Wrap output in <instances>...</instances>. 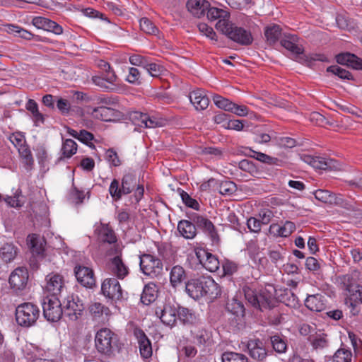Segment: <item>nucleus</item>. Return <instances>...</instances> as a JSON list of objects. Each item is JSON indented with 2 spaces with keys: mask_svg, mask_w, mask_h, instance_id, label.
Masks as SVG:
<instances>
[{
  "mask_svg": "<svg viewBox=\"0 0 362 362\" xmlns=\"http://www.w3.org/2000/svg\"><path fill=\"white\" fill-rule=\"evenodd\" d=\"M133 192V197L136 203H139L144 197V188L133 173H127L123 175L121 186L118 180L113 179L109 187V193L116 202L120 200L122 196Z\"/></svg>",
  "mask_w": 362,
  "mask_h": 362,
  "instance_id": "1",
  "label": "nucleus"
},
{
  "mask_svg": "<svg viewBox=\"0 0 362 362\" xmlns=\"http://www.w3.org/2000/svg\"><path fill=\"white\" fill-rule=\"evenodd\" d=\"M244 293L248 303L261 311L273 309L279 304L275 297L276 288L272 284H267L259 292L246 288Z\"/></svg>",
  "mask_w": 362,
  "mask_h": 362,
  "instance_id": "2",
  "label": "nucleus"
},
{
  "mask_svg": "<svg viewBox=\"0 0 362 362\" xmlns=\"http://www.w3.org/2000/svg\"><path fill=\"white\" fill-rule=\"evenodd\" d=\"M95 346L100 354L110 358L115 356V352H119L124 344L116 333L109 328L104 327L96 332Z\"/></svg>",
  "mask_w": 362,
  "mask_h": 362,
  "instance_id": "3",
  "label": "nucleus"
},
{
  "mask_svg": "<svg viewBox=\"0 0 362 362\" xmlns=\"http://www.w3.org/2000/svg\"><path fill=\"white\" fill-rule=\"evenodd\" d=\"M40 315L39 307L30 302L18 305L16 308V320L18 325L29 328L36 325Z\"/></svg>",
  "mask_w": 362,
  "mask_h": 362,
  "instance_id": "4",
  "label": "nucleus"
},
{
  "mask_svg": "<svg viewBox=\"0 0 362 362\" xmlns=\"http://www.w3.org/2000/svg\"><path fill=\"white\" fill-rule=\"evenodd\" d=\"M140 269L142 273L151 279L159 278L163 274V264L162 260L148 253L141 254L139 256Z\"/></svg>",
  "mask_w": 362,
  "mask_h": 362,
  "instance_id": "5",
  "label": "nucleus"
},
{
  "mask_svg": "<svg viewBox=\"0 0 362 362\" xmlns=\"http://www.w3.org/2000/svg\"><path fill=\"white\" fill-rule=\"evenodd\" d=\"M100 66L103 67L106 73L103 76H93L92 81L93 83L104 90L118 92L120 90L119 85L117 83L118 78L115 71L111 69L110 65L102 61Z\"/></svg>",
  "mask_w": 362,
  "mask_h": 362,
  "instance_id": "6",
  "label": "nucleus"
},
{
  "mask_svg": "<svg viewBox=\"0 0 362 362\" xmlns=\"http://www.w3.org/2000/svg\"><path fill=\"white\" fill-rule=\"evenodd\" d=\"M122 250L118 245H115L108 251L107 255H115L110 260V269L111 273L117 279H124L129 274V269L122 258Z\"/></svg>",
  "mask_w": 362,
  "mask_h": 362,
  "instance_id": "7",
  "label": "nucleus"
},
{
  "mask_svg": "<svg viewBox=\"0 0 362 362\" xmlns=\"http://www.w3.org/2000/svg\"><path fill=\"white\" fill-rule=\"evenodd\" d=\"M42 305L43 315L47 321L57 322L63 315L62 304L55 296L44 297Z\"/></svg>",
  "mask_w": 362,
  "mask_h": 362,
  "instance_id": "8",
  "label": "nucleus"
},
{
  "mask_svg": "<svg viewBox=\"0 0 362 362\" xmlns=\"http://www.w3.org/2000/svg\"><path fill=\"white\" fill-rule=\"evenodd\" d=\"M28 278V271L25 267H17L9 276L10 289L16 295H22L27 288Z\"/></svg>",
  "mask_w": 362,
  "mask_h": 362,
  "instance_id": "9",
  "label": "nucleus"
},
{
  "mask_svg": "<svg viewBox=\"0 0 362 362\" xmlns=\"http://www.w3.org/2000/svg\"><path fill=\"white\" fill-rule=\"evenodd\" d=\"M221 32L226 35L231 40L242 45H250L253 42V37L250 31L245 30L243 28L234 25L229 22L228 26Z\"/></svg>",
  "mask_w": 362,
  "mask_h": 362,
  "instance_id": "10",
  "label": "nucleus"
},
{
  "mask_svg": "<svg viewBox=\"0 0 362 362\" xmlns=\"http://www.w3.org/2000/svg\"><path fill=\"white\" fill-rule=\"evenodd\" d=\"M84 305L78 296H67L62 304L63 315L70 320L76 321L83 313Z\"/></svg>",
  "mask_w": 362,
  "mask_h": 362,
  "instance_id": "11",
  "label": "nucleus"
},
{
  "mask_svg": "<svg viewBox=\"0 0 362 362\" xmlns=\"http://www.w3.org/2000/svg\"><path fill=\"white\" fill-rule=\"evenodd\" d=\"M280 44L295 57L297 62L303 63L305 61L304 48L296 35L284 34Z\"/></svg>",
  "mask_w": 362,
  "mask_h": 362,
  "instance_id": "12",
  "label": "nucleus"
},
{
  "mask_svg": "<svg viewBox=\"0 0 362 362\" xmlns=\"http://www.w3.org/2000/svg\"><path fill=\"white\" fill-rule=\"evenodd\" d=\"M178 304L166 302L163 305L157 306L155 313L165 325L173 327L177 322Z\"/></svg>",
  "mask_w": 362,
  "mask_h": 362,
  "instance_id": "13",
  "label": "nucleus"
},
{
  "mask_svg": "<svg viewBox=\"0 0 362 362\" xmlns=\"http://www.w3.org/2000/svg\"><path fill=\"white\" fill-rule=\"evenodd\" d=\"M102 293L112 300H119L122 298V289L118 279L112 277L105 279L101 285Z\"/></svg>",
  "mask_w": 362,
  "mask_h": 362,
  "instance_id": "14",
  "label": "nucleus"
},
{
  "mask_svg": "<svg viewBox=\"0 0 362 362\" xmlns=\"http://www.w3.org/2000/svg\"><path fill=\"white\" fill-rule=\"evenodd\" d=\"M74 274L81 286L88 288L95 286L96 280L91 268L78 264L74 268Z\"/></svg>",
  "mask_w": 362,
  "mask_h": 362,
  "instance_id": "15",
  "label": "nucleus"
},
{
  "mask_svg": "<svg viewBox=\"0 0 362 362\" xmlns=\"http://www.w3.org/2000/svg\"><path fill=\"white\" fill-rule=\"evenodd\" d=\"M196 256L199 263L206 270L214 272L218 269L220 262L218 257L211 253L208 250L198 248L196 250Z\"/></svg>",
  "mask_w": 362,
  "mask_h": 362,
  "instance_id": "16",
  "label": "nucleus"
},
{
  "mask_svg": "<svg viewBox=\"0 0 362 362\" xmlns=\"http://www.w3.org/2000/svg\"><path fill=\"white\" fill-rule=\"evenodd\" d=\"M133 334L139 344L141 356L144 359L151 358L153 354L151 341L144 330L140 327H135Z\"/></svg>",
  "mask_w": 362,
  "mask_h": 362,
  "instance_id": "17",
  "label": "nucleus"
},
{
  "mask_svg": "<svg viewBox=\"0 0 362 362\" xmlns=\"http://www.w3.org/2000/svg\"><path fill=\"white\" fill-rule=\"evenodd\" d=\"M95 235L97 240L101 243H107L110 245H117V235L109 223H100L95 229Z\"/></svg>",
  "mask_w": 362,
  "mask_h": 362,
  "instance_id": "18",
  "label": "nucleus"
},
{
  "mask_svg": "<svg viewBox=\"0 0 362 362\" xmlns=\"http://www.w3.org/2000/svg\"><path fill=\"white\" fill-rule=\"evenodd\" d=\"M191 219L198 228L210 237L214 243L219 240L216 227L209 219L197 214H194Z\"/></svg>",
  "mask_w": 362,
  "mask_h": 362,
  "instance_id": "19",
  "label": "nucleus"
},
{
  "mask_svg": "<svg viewBox=\"0 0 362 362\" xmlns=\"http://www.w3.org/2000/svg\"><path fill=\"white\" fill-rule=\"evenodd\" d=\"M206 13L209 21H213L218 20L216 24V28L219 31L223 30L230 22V13L226 10L209 6Z\"/></svg>",
  "mask_w": 362,
  "mask_h": 362,
  "instance_id": "20",
  "label": "nucleus"
},
{
  "mask_svg": "<svg viewBox=\"0 0 362 362\" xmlns=\"http://www.w3.org/2000/svg\"><path fill=\"white\" fill-rule=\"evenodd\" d=\"M247 348L250 357L258 361H264L267 358V351L263 341L258 339L254 338L248 340Z\"/></svg>",
  "mask_w": 362,
  "mask_h": 362,
  "instance_id": "21",
  "label": "nucleus"
},
{
  "mask_svg": "<svg viewBox=\"0 0 362 362\" xmlns=\"http://www.w3.org/2000/svg\"><path fill=\"white\" fill-rule=\"evenodd\" d=\"M193 342L199 347L204 349L212 344V333L202 326L196 327L191 330Z\"/></svg>",
  "mask_w": 362,
  "mask_h": 362,
  "instance_id": "22",
  "label": "nucleus"
},
{
  "mask_svg": "<svg viewBox=\"0 0 362 362\" xmlns=\"http://www.w3.org/2000/svg\"><path fill=\"white\" fill-rule=\"evenodd\" d=\"M88 312L93 320L98 323H105L111 315L108 307L100 303H93L88 307Z\"/></svg>",
  "mask_w": 362,
  "mask_h": 362,
  "instance_id": "23",
  "label": "nucleus"
},
{
  "mask_svg": "<svg viewBox=\"0 0 362 362\" xmlns=\"http://www.w3.org/2000/svg\"><path fill=\"white\" fill-rule=\"evenodd\" d=\"M32 23L38 29L52 32L55 35H61L63 33V28L59 24L45 17H34L32 20Z\"/></svg>",
  "mask_w": 362,
  "mask_h": 362,
  "instance_id": "24",
  "label": "nucleus"
},
{
  "mask_svg": "<svg viewBox=\"0 0 362 362\" xmlns=\"http://www.w3.org/2000/svg\"><path fill=\"white\" fill-rule=\"evenodd\" d=\"M47 284L46 290L49 293V296H55L57 297L64 287V281L62 275L59 274H49L46 276Z\"/></svg>",
  "mask_w": 362,
  "mask_h": 362,
  "instance_id": "25",
  "label": "nucleus"
},
{
  "mask_svg": "<svg viewBox=\"0 0 362 362\" xmlns=\"http://www.w3.org/2000/svg\"><path fill=\"white\" fill-rule=\"evenodd\" d=\"M203 297L209 299L216 298L221 295V288L218 284L211 276H201Z\"/></svg>",
  "mask_w": 362,
  "mask_h": 362,
  "instance_id": "26",
  "label": "nucleus"
},
{
  "mask_svg": "<svg viewBox=\"0 0 362 362\" xmlns=\"http://www.w3.org/2000/svg\"><path fill=\"white\" fill-rule=\"evenodd\" d=\"M92 115L98 119L105 122L116 120L119 116V112L113 107H96L92 110Z\"/></svg>",
  "mask_w": 362,
  "mask_h": 362,
  "instance_id": "27",
  "label": "nucleus"
},
{
  "mask_svg": "<svg viewBox=\"0 0 362 362\" xmlns=\"http://www.w3.org/2000/svg\"><path fill=\"white\" fill-rule=\"evenodd\" d=\"M189 97L190 102L198 111L206 110L209 105V99L202 89H197L190 92Z\"/></svg>",
  "mask_w": 362,
  "mask_h": 362,
  "instance_id": "28",
  "label": "nucleus"
},
{
  "mask_svg": "<svg viewBox=\"0 0 362 362\" xmlns=\"http://www.w3.org/2000/svg\"><path fill=\"white\" fill-rule=\"evenodd\" d=\"M336 60L339 64L346 65L354 69L362 70V59L354 54L350 52L339 54L336 56Z\"/></svg>",
  "mask_w": 362,
  "mask_h": 362,
  "instance_id": "29",
  "label": "nucleus"
},
{
  "mask_svg": "<svg viewBox=\"0 0 362 362\" xmlns=\"http://www.w3.org/2000/svg\"><path fill=\"white\" fill-rule=\"evenodd\" d=\"M316 199L329 204L342 205L344 200L340 194L337 195L326 189H317L314 192Z\"/></svg>",
  "mask_w": 362,
  "mask_h": 362,
  "instance_id": "30",
  "label": "nucleus"
},
{
  "mask_svg": "<svg viewBox=\"0 0 362 362\" xmlns=\"http://www.w3.org/2000/svg\"><path fill=\"white\" fill-rule=\"evenodd\" d=\"M209 6L210 3L206 0H188L187 2L188 11L197 18L204 16Z\"/></svg>",
  "mask_w": 362,
  "mask_h": 362,
  "instance_id": "31",
  "label": "nucleus"
},
{
  "mask_svg": "<svg viewBox=\"0 0 362 362\" xmlns=\"http://www.w3.org/2000/svg\"><path fill=\"white\" fill-rule=\"evenodd\" d=\"M309 159L310 165L315 168L332 170L339 168L338 162L334 159L320 156L310 157Z\"/></svg>",
  "mask_w": 362,
  "mask_h": 362,
  "instance_id": "32",
  "label": "nucleus"
},
{
  "mask_svg": "<svg viewBox=\"0 0 362 362\" xmlns=\"http://www.w3.org/2000/svg\"><path fill=\"white\" fill-rule=\"evenodd\" d=\"M158 295V286L154 283L150 282L144 287L141 296V302L146 305H150L156 300Z\"/></svg>",
  "mask_w": 362,
  "mask_h": 362,
  "instance_id": "33",
  "label": "nucleus"
},
{
  "mask_svg": "<svg viewBox=\"0 0 362 362\" xmlns=\"http://www.w3.org/2000/svg\"><path fill=\"white\" fill-rule=\"evenodd\" d=\"M296 230L294 223L291 221H286L283 226L278 223L270 225L269 233L276 236L288 237Z\"/></svg>",
  "mask_w": 362,
  "mask_h": 362,
  "instance_id": "34",
  "label": "nucleus"
},
{
  "mask_svg": "<svg viewBox=\"0 0 362 362\" xmlns=\"http://www.w3.org/2000/svg\"><path fill=\"white\" fill-rule=\"evenodd\" d=\"M305 305L311 311L321 312L326 305L325 298L321 294L308 295L305 300Z\"/></svg>",
  "mask_w": 362,
  "mask_h": 362,
  "instance_id": "35",
  "label": "nucleus"
},
{
  "mask_svg": "<svg viewBox=\"0 0 362 362\" xmlns=\"http://www.w3.org/2000/svg\"><path fill=\"white\" fill-rule=\"evenodd\" d=\"M45 241L36 234H30L27 237V244L33 255L42 256L45 252Z\"/></svg>",
  "mask_w": 362,
  "mask_h": 362,
  "instance_id": "36",
  "label": "nucleus"
},
{
  "mask_svg": "<svg viewBox=\"0 0 362 362\" xmlns=\"http://www.w3.org/2000/svg\"><path fill=\"white\" fill-rule=\"evenodd\" d=\"M180 235L186 239H192L197 235L196 224L188 220H181L177 225Z\"/></svg>",
  "mask_w": 362,
  "mask_h": 362,
  "instance_id": "37",
  "label": "nucleus"
},
{
  "mask_svg": "<svg viewBox=\"0 0 362 362\" xmlns=\"http://www.w3.org/2000/svg\"><path fill=\"white\" fill-rule=\"evenodd\" d=\"M201 276L187 281L185 290L187 294L194 299H199L203 297Z\"/></svg>",
  "mask_w": 362,
  "mask_h": 362,
  "instance_id": "38",
  "label": "nucleus"
},
{
  "mask_svg": "<svg viewBox=\"0 0 362 362\" xmlns=\"http://www.w3.org/2000/svg\"><path fill=\"white\" fill-rule=\"evenodd\" d=\"M177 320L183 325H193L197 322V317L192 310L178 305Z\"/></svg>",
  "mask_w": 362,
  "mask_h": 362,
  "instance_id": "39",
  "label": "nucleus"
},
{
  "mask_svg": "<svg viewBox=\"0 0 362 362\" xmlns=\"http://www.w3.org/2000/svg\"><path fill=\"white\" fill-rule=\"evenodd\" d=\"M251 153L252 154L250 156L252 158H254L255 159L263 163L279 167H282L284 164V162L282 160L278 158L270 156L264 153L255 151L253 150H251Z\"/></svg>",
  "mask_w": 362,
  "mask_h": 362,
  "instance_id": "40",
  "label": "nucleus"
},
{
  "mask_svg": "<svg viewBox=\"0 0 362 362\" xmlns=\"http://www.w3.org/2000/svg\"><path fill=\"white\" fill-rule=\"evenodd\" d=\"M186 279L184 268L180 265L174 266L170 272V282L173 288H176Z\"/></svg>",
  "mask_w": 362,
  "mask_h": 362,
  "instance_id": "41",
  "label": "nucleus"
},
{
  "mask_svg": "<svg viewBox=\"0 0 362 362\" xmlns=\"http://www.w3.org/2000/svg\"><path fill=\"white\" fill-rule=\"evenodd\" d=\"M264 36L270 45H274L281 36V27L276 24L266 27Z\"/></svg>",
  "mask_w": 362,
  "mask_h": 362,
  "instance_id": "42",
  "label": "nucleus"
},
{
  "mask_svg": "<svg viewBox=\"0 0 362 362\" xmlns=\"http://www.w3.org/2000/svg\"><path fill=\"white\" fill-rule=\"evenodd\" d=\"M26 109L31 112L33 120L36 126L38 123H44L45 118L43 115L38 110L37 103L33 99H29L25 105Z\"/></svg>",
  "mask_w": 362,
  "mask_h": 362,
  "instance_id": "43",
  "label": "nucleus"
},
{
  "mask_svg": "<svg viewBox=\"0 0 362 362\" xmlns=\"http://www.w3.org/2000/svg\"><path fill=\"white\" fill-rule=\"evenodd\" d=\"M16 254V248L11 243H6L0 248V259L6 263L13 260Z\"/></svg>",
  "mask_w": 362,
  "mask_h": 362,
  "instance_id": "44",
  "label": "nucleus"
},
{
  "mask_svg": "<svg viewBox=\"0 0 362 362\" xmlns=\"http://www.w3.org/2000/svg\"><path fill=\"white\" fill-rule=\"evenodd\" d=\"M308 341L314 349H322L328 345L327 334L325 333L315 332L314 335L309 336Z\"/></svg>",
  "mask_w": 362,
  "mask_h": 362,
  "instance_id": "45",
  "label": "nucleus"
},
{
  "mask_svg": "<svg viewBox=\"0 0 362 362\" xmlns=\"http://www.w3.org/2000/svg\"><path fill=\"white\" fill-rule=\"evenodd\" d=\"M144 69L149 74L150 76L154 78L160 77L163 75L165 71V69L163 65L151 62L148 59Z\"/></svg>",
  "mask_w": 362,
  "mask_h": 362,
  "instance_id": "46",
  "label": "nucleus"
},
{
  "mask_svg": "<svg viewBox=\"0 0 362 362\" xmlns=\"http://www.w3.org/2000/svg\"><path fill=\"white\" fill-rule=\"evenodd\" d=\"M226 309L235 315H243L245 313V307L242 301L233 298L226 304Z\"/></svg>",
  "mask_w": 362,
  "mask_h": 362,
  "instance_id": "47",
  "label": "nucleus"
},
{
  "mask_svg": "<svg viewBox=\"0 0 362 362\" xmlns=\"http://www.w3.org/2000/svg\"><path fill=\"white\" fill-rule=\"evenodd\" d=\"M271 343L274 350L279 354L285 353L287 349L286 341L282 337L275 334L270 337Z\"/></svg>",
  "mask_w": 362,
  "mask_h": 362,
  "instance_id": "48",
  "label": "nucleus"
},
{
  "mask_svg": "<svg viewBox=\"0 0 362 362\" xmlns=\"http://www.w3.org/2000/svg\"><path fill=\"white\" fill-rule=\"evenodd\" d=\"M351 351L344 348L338 349L332 357V362H351Z\"/></svg>",
  "mask_w": 362,
  "mask_h": 362,
  "instance_id": "49",
  "label": "nucleus"
},
{
  "mask_svg": "<svg viewBox=\"0 0 362 362\" xmlns=\"http://www.w3.org/2000/svg\"><path fill=\"white\" fill-rule=\"evenodd\" d=\"M141 30L148 34L156 35L159 33L158 28L147 18H142L139 22Z\"/></svg>",
  "mask_w": 362,
  "mask_h": 362,
  "instance_id": "50",
  "label": "nucleus"
},
{
  "mask_svg": "<svg viewBox=\"0 0 362 362\" xmlns=\"http://www.w3.org/2000/svg\"><path fill=\"white\" fill-rule=\"evenodd\" d=\"M77 144L70 139H66L62 144V155L66 158H71L76 153Z\"/></svg>",
  "mask_w": 362,
  "mask_h": 362,
  "instance_id": "51",
  "label": "nucleus"
},
{
  "mask_svg": "<svg viewBox=\"0 0 362 362\" xmlns=\"http://www.w3.org/2000/svg\"><path fill=\"white\" fill-rule=\"evenodd\" d=\"M8 32L27 40H31L34 37V35L30 31L25 30L20 26L10 25H8Z\"/></svg>",
  "mask_w": 362,
  "mask_h": 362,
  "instance_id": "52",
  "label": "nucleus"
},
{
  "mask_svg": "<svg viewBox=\"0 0 362 362\" xmlns=\"http://www.w3.org/2000/svg\"><path fill=\"white\" fill-rule=\"evenodd\" d=\"M222 362H248L247 358L243 354L225 352L221 356Z\"/></svg>",
  "mask_w": 362,
  "mask_h": 362,
  "instance_id": "53",
  "label": "nucleus"
},
{
  "mask_svg": "<svg viewBox=\"0 0 362 362\" xmlns=\"http://www.w3.org/2000/svg\"><path fill=\"white\" fill-rule=\"evenodd\" d=\"M212 100L216 106L218 108L223 109L228 112L232 110L231 106L233 105V103L228 98H223L218 94H214L212 97Z\"/></svg>",
  "mask_w": 362,
  "mask_h": 362,
  "instance_id": "54",
  "label": "nucleus"
},
{
  "mask_svg": "<svg viewBox=\"0 0 362 362\" xmlns=\"http://www.w3.org/2000/svg\"><path fill=\"white\" fill-rule=\"evenodd\" d=\"M327 71L332 73L333 74L338 76L340 78L342 79H353V76L349 71L337 65H332L327 67Z\"/></svg>",
  "mask_w": 362,
  "mask_h": 362,
  "instance_id": "55",
  "label": "nucleus"
},
{
  "mask_svg": "<svg viewBox=\"0 0 362 362\" xmlns=\"http://www.w3.org/2000/svg\"><path fill=\"white\" fill-rule=\"evenodd\" d=\"M239 269V264L235 262L225 259L222 262L223 275L231 276L238 272Z\"/></svg>",
  "mask_w": 362,
  "mask_h": 362,
  "instance_id": "56",
  "label": "nucleus"
},
{
  "mask_svg": "<svg viewBox=\"0 0 362 362\" xmlns=\"http://www.w3.org/2000/svg\"><path fill=\"white\" fill-rule=\"evenodd\" d=\"M119 100L116 96H100L96 99L98 107H114L118 105Z\"/></svg>",
  "mask_w": 362,
  "mask_h": 362,
  "instance_id": "57",
  "label": "nucleus"
},
{
  "mask_svg": "<svg viewBox=\"0 0 362 362\" xmlns=\"http://www.w3.org/2000/svg\"><path fill=\"white\" fill-rule=\"evenodd\" d=\"M20 156L24 160L27 165H31L34 163V159L30 148L27 144L18 148Z\"/></svg>",
  "mask_w": 362,
  "mask_h": 362,
  "instance_id": "58",
  "label": "nucleus"
},
{
  "mask_svg": "<svg viewBox=\"0 0 362 362\" xmlns=\"http://www.w3.org/2000/svg\"><path fill=\"white\" fill-rule=\"evenodd\" d=\"M341 288L347 292L353 291L357 284L354 283L353 277L349 274L343 275L339 277Z\"/></svg>",
  "mask_w": 362,
  "mask_h": 362,
  "instance_id": "59",
  "label": "nucleus"
},
{
  "mask_svg": "<svg viewBox=\"0 0 362 362\" xmlns=\"http://www.w3.org/2000/svg\"><path fill=\"white\" fill-rule=\"evenodd\" d=\"M126 80L132 84L139 85L141 83V72L136 68H129V74L127 76Z\"/></svg>",
  "mask_w": 362,
  "mask_h": 362,
  "instance_id": "60",
  "label": "nucleus"
},
{
  "mask_svg": "<svg viewBox=\"0 0 362 362\" xmlns=\"http://www.w3.org/2000/svg\"><path fill=\"white\" fill-rule=\"evenodd\" d=\"M180 197L182 198L183 203L187 206L195 210H199V204L196 199L192 198L187 192H185L184 190H181Z\"/></svg>",
  "mask_w": 362,
  "mask_h": 362,
  "instance_id": "61",
  "label": "nucleus"
},
{
  "mask_svg": "<svg viewBox=\"0 0 362 362\" xmlns=\"http://www.w3.org/2000/svg\"><path fill=\"white\" fill-rule=\"evenodd\" d=\"M349 296L346 299L351 300H355L356 302L362 303V286L357 284L353 288V291H350L346 294Z\"/></svg>",
  "mask_w": 362,
  "mask_h": 362,
  "instance_id": "62",
  "label": "nucleus"
},
{
  "mask_svg": "<svg viewBox=\"0 0 362 362\" xmlns=\"http://www.w3.org/2000/svg\"><path fill=\"white\" fill-rule=\"evenodd\" d=\"M131 121L136 126L144 127L145 119H146V114L141 112L135 111L129 115Z\"/></svg>",
  "mask_w": 362,
  "mask_h": 362,
  "instance_id": "63",
  "label": "nucleus"
},
{
  "mask_svg": "<svg viewBox=\"0 0 362 362\" xmlns=\"http://www.w3.org/2000/svg\"><path fill=\"white\" fill-rule=\"evenodd\" d=\"M9 140L17 149L26 144L25 138L21 132L11 134L9 136Z\"/></svg>",
  "mask_w": 362,
  "mask_h": 362,
  "instance_id": "64",
  "label": "nucleus"
}]
</instances>
